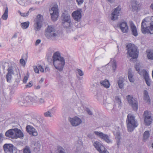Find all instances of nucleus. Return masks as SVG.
<instances>
[{
	"label": "nucleus",
	"instance_id": "f257e3e1",
	"mask_svg": "<svg viewBox=\"0 0 153 153\" xmlns=\"http://www.w3.org/2000/svg\"><path fill=\"white\" fill-rule=\"evenodd\" d=\"M52 59L55 68L60 72L62 71L65 62L64 58L61 56L60 53L58 51L55 52L53 55Z\"/></svg>",
	"mask_w": 153,
	"mask_h": 153
},
{
	"label": "nucleus",
	"instance_id": "f03ea898",
	"mask_svg": "<svg viewBox=\"0 0 153 153\" xmlns=\"http://www.w3.org/2000/svg\"><path fill=\"white\" fill-rule=\"evenodd\" d=\"M141 30L144 34L147 33L153 34V22L151 21L150 17L146 18L143 20Z\"/></svg>",
	"mask_w": 153,
	"mask_h": 153
},
{
	"label": "nucleus",
	"instance_id": "7ed1b4c3",
	"mask_svg": "<svg viewBox=\"0 0 153 153\" xmlns=\"http://www.w3.org/2000/svg\"><path fill=\"white\" fill-rule=\"evenodd\" d=\"M7 70L8 72L6 75L7 81L8 82H11L12 75H18L19 73V70L16 64L13 62L8 64Z\"/></svg>",
	"mask_w": 153,
	"mask_h": 153
},
{
	"label": "nucleus",
	"instance_id": "20e7f679",
	"mask_svg": "<svg viewBox=\"0 0 153 153\" xmlns=\"http://www.w3.org/2000/svg\"><path fill=\"white\" fill-rule=\"evenodd\" d=\"M128 131V132L133 131L138 125L137 122L135 119L133 115L129 114H128L126 120Z\"/></svg>",
	"mask_w": 153,
	"mask_h": 153
},
{
	"label": "nucleus",
	"instance_id": "39448f33",
	"mask_svg": "<svg viewBox=\"0 0 153 153\" xmlns=\"http://www.w3.org/2000/svg\"><path fill=\"white\" fill-rule=\"evenodd\" d=\"M45 35L48 39L54 40L56 37L57 36L56 31L54 26L48 25L45 30Z\"/></svg>",
	"mask_w": 153,
	"mask_h": 153
},
{
	"label": "nucleus",
	"instance_id": "423d86ee",
	"mask_svg": "<svg viewBox=\"0 0 153 153\" xmlns=\"http://www.w3.org/2000/svg\"><path fill=\"white\" fill-rule=\"evenodd\" d=\"M126 47L127 53L130 57L133 59L138 57L139 52L137 50V47L135 45L129 43L127 45Z\"/></svg>",
	"mask_w": 153,
	"mask_h": 153
},
{
	"label": "nucleus",
	"instance_id": "0eeeda50",
	"mask_svg": "<svg viewBox=\"0 0 153 153\" xmlns=\"http://www.w3.org/2000/svg\"><path fill=\"white\" fill-rule=\"evenodd\" d=\"M30 115L31 118L30 123L34 126H38L41 124L40 121L42 120V116L35 112H31L30 113Z\"/></svg>",
	"mask_w": 153,
	"mask_h": 153
},
{
	"label": "nucleus",
	"instance_id": "6e6552de",
	"mask_svg": "<svg viewBox=\"0 0 153 153\" xmlns=\"http://www.w3.org/2000/svg\"><path fill=\"white\" fill-rule=\"evenodd\" d=\"M127 99L129 104L131 106L133 110L137 111L138 109V102L137 98L128 95L127 96Z\"/></svg>",
	"mask_w": 153,
	"mask_h": 153
},
{
	"label": "nucleus",
	"instance_id": "1a4fd4ad",
	"mask_svg": "<svg viewBox=\"0 0 153 153\" xmlns=\"http://www.w3.org/2000/svg\"><path fill=\"white\" fill-rule=\"evenodd\" d=\"M50 13L51 16V18L52 21H56L59 16L58 6L56 4L52 7L50 10Z\"/></svg>",
	"mask_w": 153,
	"mask_h": 153
},
{
	"label": "nucleus",
	"instance_id": "9d476101",
	"mask_svg": "<svg viewBox=\"0 0 153 153\" xmlns=\"http://www.w3.org/2000/svg\"><path fill=\"white\" fill-rule=\"evenodd\" d=\"M121 8L120 7L118 6L112 10V12L110 16L111 19L112 20L115 21L118 18V16L120 15Z\"/></svg>",
	"mask_w": 153,
	"mask_h": 153
},
{
	"label": "nucleus",
	"instance_id": "9b49d317",
	"mask_svg": "<svg viewBox=\"0 0 153 153\" xmlns=\"http://www.w3.org/2000/svg\"><path fill=\"white\" fill-rule=\"evenodd\" d=\"M94 133L96 135L98 136L100 138L107 143H109L112 142V141L110 139V135L104 134L100 131H95Z\"/></svg>",
	"mask_w": 153,
	"mask_h": 153
},
{
	"label": "nucleus",
	"instance_id": "f8f14e48",
	"mask_svg": "<svg viewBox=\"0 0 153 153\" xmlns=\"http://www.w3.org/2000/svg\"><path fill=\"white\" fill-rule=\"evenodd\" d=\"M93 145L100 153H109L105 147L100 142L97 141L95 142Z\"/></svg>",
	"mask_w": 153,
	"mask_h": 153
},
{
	"label": "nucleus",
	"instance_id": "ddd939ff",
	"mask_svg": "<svg viewBox=\"0 0 153 153\" xmlns=\"http://www.w3.org/2000/svg\"><path fill=\"white\" fill-rule=\"evenodd\" d=\"M43 20V17L41 15L39 14L36 17L35 24V29L38 31L40 30L42 27Z\"/></svg>",
	"mask_w": 153,
	"mask_h": 153
},
{
	"label": "nucleus",
	"instance_id": "4468645a",
	"mask_svg": "<svg viewBox=\"0 0 153 153\" xmlns=\"http://www.w3.org/2000/svg\"><path fill=\"white\" fill-rule=\"evenodd\" d=\"M143 116L144 117V123L145 125L149 126L152 123V119L148 111H144Z\"/></svg>",
	"mask_w": 153,
	"mask_h": 153
},
{
	"label": "nucleus",
	"instance_id": "2eb2a0df",
	"mask_svg": "<svg viewBox=\"0 0 153 153\" xmlns=\"http://www.w3.org/2000/svg\"><path fill=\"white\" fill-rule=\"evenodd\" d=\"M117 26L120 28L123 33H127L129 30L128 26L126 22H121L117 24Z\"/></svg>",
	"mask_w": 153,
	"mask_h": 153
},
{
	"label": "nucleus",
	"instance_id": "dca6fc26",
	"mask_svg": "<svg viewBox=\"0 0 153 153\" xmlns=\"http://www.w3.org/2000/svg\"><path fill=\"white\" fill-rule=\"evenodd\" d=\"M82 9H79L72 13V17L75 20L78 21L80 20L82 17Z\"/></svg>",
	"mask_w": 153,
	"mask_h": 153
},
{
	"label": "nucleus",
	"instance_id": "f3484780",
	"mask_svg": "<svg viewBox=\"0 0 153 153\" xmlns=\"http://www.w3.org/2000/svg\"><path fill=\"white\" fill-rule=\"evenodd\" d=\"M69 121L71 125L74 126L79 125L82 122L81 120L77 117H75L73 118H70Z\"/></svg>",
	"mask_w": 153,
	"mask_h": 153
},
{
	"label": "nucleus",
	"instance_id": "a211bd4d",
	"mask_svg": "<svg viewBox=\"0 0 153 153\" xmlns=\"http://www.w3.org/2000/svg\"><path fill=\"white\" fill-rule=\"evenodd\" d=\"M29 105L35 106L37 105V97L32 93L29 95Z\"/></svg>",
	"mask_w": 153,
	"mask_h": 153
},
{
	"label": "nucleus",
	"instance_id": "6ab92c4d",
	"mask_svg": "<svg viewBox=\"0 0 153 153\" xmlns=\"http://www.w3.org/2000/svg\"><path fill=\"white\" fill-rule=\"evenodd\" d=\"M140 75H143L145 79L146 82L148 86L151 85L150 79H149V74L146 70H143L142 73L140 74Z\"/></svg>",
	"mask_w": 153,
	"mask_h": 153
},
{
	"label": "nucleus",
	"instance_id": "aec40b11",
	"mask_svg": "<svg viewBox=\"0 0 153 153\" xmlns=\"http://www.w3.org/2000/svg\"><path fill=\"white\" fill-rule=\"evenodd\" d=\"M14 146L12 144H5L3 146L4 151L6 152L13 153Z\"/></svg>",
	"mask_w": 153,
	"mask_h": 153
},
{
	"label": "nucleus",
	"instance_id": "412c9836",
	"mask_svg": "<svg viewBox=\"0 0 153 153\" xmlns=\"http://www.w3.org/2000/svg\"><path fill=\"white\" fill-rule=\"evenodd\" d=\"M32 144H33L34 146H35L34 148V151L35 152L37 153L40 151L41 145L40 141H37L35 142L33 141L31 145Z\"/></svg>",
	"mask_w": 153,
	"mask_h": 153
},
{
	"label": "nucleus",
	"instance_id": "4be33fe9",
	"mask_svg": "<svg viewBox=\"0 0 153 153\" xmlns=\"http://www.w3.org/2000/svg\"><path fill=\"white\" fill-rule=\"evenodd\" d=\"M24 137V134L22 131L17 128H15L14 138H21Z\"/></svg>",
	"mask_w": 153,
	"mask_h": 153
},
{
	"label": "nucleus",
	"instance_id": "5701e85b",
	"mask_svg": "<svg viewBox=\"0 0 153 153\" xmlns=\"http://www.w3.org/2000/svg\"><path fill=\"white\" fill-rule=\"evenodd\" d=\"M62 22L71 20L70 16L68 13H63L61 16Z\"/></svg>",
	"mask_w": 153,
	"mask_h": 153
},
{
	"label": "nucleus",
	"instance_id": "b1692460",
	"mask_svg": "<svg viewBox=\"0 0 153 153\" xmlns=\"http://www.w3.org/2000/svg\"><path fill=\"white\" fill-rule=\"evenodd\" d=\"M143 99L147 103L150 104V99L148 91L145 90L143 91Z\"/></svg>",
	"mask_w": 153,
	"mask_h": 153
},
{
	"label": "nucleus",
	"instance_id": "393cba45",
	"mask_svg": "<svg viewBox=\"0 0 153 153\" xmlns=\"http://www.w3.org/2000/svg\"><path fill=\"white\" fill-rule=\"evenodd\" d=\"M29 97L27 96L24 98L22 101H20L19 102V104L22 106H28V104Z\"/></svg>",
	"mask_w": 153,
	"mask_h": 153
},
{
	"label": "nucleus",
	"instance_id": "a878e982",
	"mask_svg": "<svg viewBox=\"0 0 153 153\" xmlns=\"http://www.w3.org/2000/svg\"><path fill=\"white\" fill-rule=\"evenodd\" d=\"M15 128L10 129L7 130L5 133V135L9 137L14 138Z\"/></svg>",
	"mask_w": 153,
	"mask_h": 153
},
{
	"label": "nucleus",
	"instance_id": "bb28decb",
	"mask_svg": "<svg viewBox=\"0 0 153 153\" xmlns=\"http://www.w3.org/2000/svg\"><path fill=\"white\" fill-rule=\"evenodd\" d=\"M130 29L132 34L135 37L137 36L138 35L137 30L136 26L134 24L131 25Z\"/></svg>",
	"mask_w": 153,
	"mask_h": 153
},
{
	"label": "nucleus",
	"instance_id": "cd10ccee",
	"mask_svg": "<svg viewBox=\"0 0 153 153\" xmlns=\"http://www.w3.org/2000/svg\"><path fill=\"white\" fill-rule=\"evenodd\" d=\"M128 79L130 82H134V74L131 68H130L128 71Z\"/></svg>",
	"mask_w": 153,
	"mask_h": 153
},
{
	"label": "nucleus",
	"instance_id": "c85d7f7f",
	"mask_svg": "<svg viewBox=\"0 0 153 153\" xmlns=\"http://www.w3.org/2000/svg\"><path fill=\"white\" fill-rule=\"evenodd\" d=\"M29 134L34 136L38 135V133L36 129L30 125H29Z\"/></svg>",
	"mask_w": 153,
	"mask_h": 153
},
{
	"label": "nucleus",
	"instance_id": "c756f323",
	"mask_svg": "<svg viewBox=\"0 0 153 153\" xmlns=\"http://www.w3.org/2000/svg\"><path fill=\"white\" fill-rule=\"evenodd\" d=\"M62 24L64 27L66 28H71L72 27L71 20L62 22Z\"/></svg>",
	"mask_w": 153,
	"mask_h": 153
},
{
	"label": "nucleus",
	"instance_id": "7c9ffc66",
	"mask_svg": "<svg viewBox=\"0 0 153 153\" xmlns=\"http://www.w3.org/2000/svg\"><path fill=\"white\" fill-rule=\"evenodd\" d=\"M124 82L123 78L122 76L120 77L118 80L117 83L119 86V88L120 89H122L124 86L123 83Z\"/></svg>",
	"mask_w": 153,
	"mask_h": 153
},
{
	"label": "nucleus",
	"instance_id": "2f4dec72",
	"mask_svg": "<svg viewBox=\"0 0 153 153\" xmlns=\"http://www.w3.org/2000/svg\"><path fill=\"white\" fill-rule=\"evenodd\" d=\"M101 84L106 88H108L110 87V83L108 80L105 79L103 81L101 82Z\"/></svg>",
	"mask_w": 153,
	"mask_h": 153
},
{
	"label": "nucleus",
	"instance_id": "473e14b6",
	"mask_svg": "<svg viewBox=\"0 0 153 153\" xmlns=\"http://www.w3.org/2000/svg\"><path fill=\"white\" fill-rule=\"evenodd\" d=\"M8 8L7 7L5 8V11L2 16V18L4 20H7L8 18Z\"/></svg>",
	"mask_w": 153,
	"mask_h": 153
},
{
	"label": "nucleus",
	"instance_id": "72a5a7b5",
	"mask_svg": "<svg viewBox=\"0 0 153 153\" xmlns=\"http://www.w3.org/2000/svg\"><path fill=\"white\" fill-rule=\"evenodd\" d=\"M147 57L149 59L153 60V52L150 50L147 51Z\"/></svg>",
	"mask_w": 153,
	"mask_h": 153
},
{
	"label": "nucleus",
	"instance_id": "f704fd0d",
	"mask_svg": "<svg viewBox=\"0 0 153 153\" xmlns=\"http://www.w3.org/2000/svg\"><path fill=\"white\" fill-rule=\"evenodd\" d=\"M150 134L149 131H145L143 134V139L144 141H145L149 138Z\"/></svg>",
	"mask_w": 153,
	"mask_h": 153
},
{
	"label": "nucleus",
	"instance_id": "c9c22d12",
	"mask_svg": "<svg viewBox=\"0 0 153 153\" xmlns=\"http://www.w3.org/2000/svg\"><path fill=\"white\" fill-rule=\"evenodd\" d=\"M117 136H116V139H117V144L118 147L120 144V140L121 137L120 136V133L119 132H117Z\"/></svg>",
	"mask_w": 153,
	"mask_h": 153
},
{
	"label": "nucleus",
	"instance_id": "e433bc0d",
	"mask_svg": "<svg viewBox=\"0 0 153 153\" xmlns=\"http://www.w3.org/2000/svg\"><path fill=\"white\" fill-rule=\"evenodd\" d=\"M134 67L136 70L138 72V73L140 75V74L142 73V71L143 70H146L145 69L142 70L141 71L140 70V64L139 63L135 65Z\"/></svg>",
	"mask_w": 153,
	"mask_h": 153
},
{
	"label": "nucleus",
	"instance_id": "4c0bfd02",
	"mask_svg": "<svg viewBox=\"0 0 153 153\" xmlns=\"http://www.w3.org/2000/svg\"><path fill=\"white\" fill-rule=\"evenodd\" d=\"M21 26L23 29H26L29 26V22H23L21 24Z\"/></svg>",
	"mask_w": 153,
	"mask_h": 153
},
{
	"label": "nucleus",
	"instance_id": "58836bf2",
	"mask_svg": "<svg viewBox=\"0 0 153 153\" xmlns=\"http://www.w3.org/2000/svg\"><path fill=\"white\" fill-rule=\"evenodd\" d=\"M117 63L115 60H113L112 62V67L114 72L115 71L117 68Z\"/></svg>",
	"mask_w": 153,
	"mask_h": 153
},
{
	"label": "nucleus",
	"instance_id": "ea45409f",
	"mask_svg": "<svg viewBox=\"0 0 153 153\" xmlns=\"http://www.w3.org/2000/svg\"><path fill=\"white\" fill-rule=\"evenodd\" d=\"M76 73H77L80 76H82L84 75L83 72L80 69L77 68L76 70Z\"/></svg>",
	"mask_w": 153,
	"mask_h": 153
},
{
	"label": "nucleus",
	"instance_id": "a19ab883",
	"mask_svg": "<svg viewBox=\"0 0 153 153\" xmlns=\"http://www.w3.org/2000/svg\"><path fill=\"white\" fill-rule=\"evenodd\" d=\"M115 100L116 102L120 105L121 104V100L120 98L118 96H116L115 97Z\"/></svg>",
	"mask_w": 153,
	"mask_h": 153
},
{
	"label": "nucleus",
	"instance_id": "79ce46f5",
	"mask_svg": "<svg viewBox=\"0 0 153 153\" xmlns=\"http://www.w3.org/2000/svg\"><path fill=\"white\" fill-rule=\"evenodd\" d=\"M57 150L59 153H65V149L61 146H58Z\"/></svg>",
	"mask_w": 153,
	"mask_h": 153
},
{
	"label": "nucleus",
	"instance_id": "37998d69",
	"mask_svg": "<svg viewBox=\"0 0 153 153\" xmlns=\"http://www.w3.org/2000/svg\"><path fill=\"white\" fill-rule=\"evenodd\" d=\"M18 12L22 16L26 17L28 15L29 11H28L26 13H22L20 10H18Z\"/></svg>",
	"mask_w": 153,
	"mask_h": 153
},
{
	"label": "nucleus",
	"instance_id": "c03bdc74",
	"mask_svg": "<svg viewBox=\"0 0 153 153\" xmlns=\"http://www.w3.org/2000/svg\"><path fill=\"white\" fill-rule=\"evenodd\" d=\"M21 5L23 6H26V5L24 2L23 0H16Z\"/></svg>",
	"mask_w": 153,
	"mask_h": 153
},
{
	"label": "nucleus",
	"instance_id": "a18cd8bd",
	"mask_svg": "<svg viewBox=\"0 0 153 153\" xmlns=\"http://www.w3.org/2000/svg\"><path fill=\"white\" fill-rule=\"evenodd\" d=\"M51 113L49 111H48L44 113V115L46 117H51Z\"/></svg>",
	"mask_w": 153,
	"mask_h": 153
},
{
	"label": "nucleus",
	"instance_id": "49530a36",
	"mask_svg": "<svg viewBox=\"0 0 153 153\" xmlns=\"http://www.w3.org/2000/svg\"><path fill=\"white\" fill-rule=\"evenodd\" d=\"M20 63L23 66H25V60L23 59H21L20 60Z\"/></svg>",
	"mask_w": 153,
	"mask_h": 153
},
{
	"label": "nucleus",
	"instance_id": "de8ad7c7",
	"mask_svg": "<svg viewBox=\"0 0 153 153\" xmlns=\"http://www.w3.org/2000/svg\"><path fill=\"white\" fill-rule=\"evenodd\" d=\"M38 67L39 71H40L41 72H44V70L42 66L41 65H39Z\"/></svg>",
	"mask_w": 153,
	"mask_h": 153
},
{
	"label": "nucleus",
	"instance_id": "09e8293b",
	"mask_svg": "<svg viewBox=\"0 0 153 153\" xmlns=\"http://www.w3.org/2000/svg\"><path fill=\"white\" fill-rule=\"evenodd\" d=\"M132 10L133 12L136 11L137 10V6L131 5Z\"/></svg>",
	"mask_w": 153,
	"mask_h": 153
},
{
	"label": "nucleus",
	"instance_id": "8fccbe9b",
	"mask_svg": "<svg viewBox=\"0 0 153 153\" xmlns=\"http://www.w3.org/2000/svg\"><path fill=\"white\" fill-rule=\"evenodd\" d=\"M24 153H29V147L26 146V148L24 149Z\"/></svg>",
	"mask_w": 153,
	"mask_h": 153
},
{
	"label": "nucleus",
	"instance_id": "3c124183",
	"mask_svg": "<svg viewBox=\"0 0 153 153\" xmlns=\"http://www.w3.org/2000/svg\"><path fill=\"white\" fill-rule=\"evenodd\" d=\"M4 137V135L2 133H0V143H1L3 140V138Z\"/></svg>",
	"mask_w": 153,
	"mask_h": 153
},
{
	"label": "nucleus",
	"instance_id": "603ef678",
	"mask_svg": "<svg viewBox=\"0 0 153 153\" xmlns=\"http://www.w3.org/2000/svg\"><path fill=\"white\" fill-rule=\"evenodd\" d=\"M76 1L77 2L78 5H81L83 2V0H76Z\"/></svg>",
	"mask_w": 153,
	"mask_h": 153
},
{
	"label": "nucleus",
	"instance_id": "864d4df0",
	"mask_svg": "<svg viewBox=\"0 0 153 153\" xmlns=\"http://www.w3.org/2000/svg\"><path fill=\"white\" fill-rule=\"evenodd\" d=\"M131 3V5L137 6V1L136 0H132Z\"/></svg>",
	"mask_w": 153,
	"mask_h": 153
},
{
	"label": "nucleus",
	"instance_id": "5fc2aeb1",
	"mask_svg": "<svg viewBox=\"0 0 153 153\" xmlns=\"http://www.w3.org/2000/svg\"><path fill=\"white\" fill-rule=\"evenodd\" d=\"M28 77L27 76H25L23 79V82L25 83H26L28 80Z\"/></svg>",
	"mask_w": 153,
	"mask_h": 153
},
{
	"label": "nucleus",
	"instance_id": "6e6d98bb",
	"mask_svg": "<svg viewBox=\"0 0 153 153\" xmlns=\"http://www.w3.org/2000/svg\"><path fill=\"white\" fill-rule=\"evenodd\" d=\"M39 102L40 104H42L44 102V100L43 98H40L39 99Z\"/></svg>",
	"mask_w": 153,
	"mask_h": 153
},
{
	"label": "nucleus",
	"instance_id": "4d7b16f0",
	"mask_svg": "<svg viewBox=\"0 0 153 153\" xmlns=\"http://www.w3.org/2000/svg\"><path fill=\"white\" fill-rule=\"evenodd\" d=\"M34 70L36 73H39V69L38 68V67H36L35 68H34Z\"/></svg>",
	"mask_w": 153,
	"mask_h": 153
},
{
	"label": "nucleus",
	"instance_id": "13d9d810",
	"mask_svg": "<svg viewBox=\"0 0 153 153\" xmlns=\"http://www.w3.org/2000/svg\"><path fill=\"white\" fill-rule=\"evenodd\" d=\"M87 111L88 112V113L90 115H91L92 114V113L91 111L88 109H87Z\"/></svg>",
	"mask_w": 153,
	"mask_h": 153
},
{
	"label": "nucleus",
	"instance_id": "bf43d9fd",
	"mask_svg": "<svg viewBox=\"0 0 153 153\" xmlns=\"http://www.w3.org/2000/svg\"><path fill=\"white\" fill-rule=\"evenodd\" d=\"M41 42V40L40 39H37L36 40L35 43V45H38Z\"/></svg>",
	"mask_w": 153,
	"mask_h": 153
},
{
	"label": "nucleus",
	"instance_id": "052dcab7",
	"mask_svg": "<svg viewBox=\"0 0 153 153\" xmlns=\"http://www.w3.org/2000/svg\"><path fill=\"white\" fill-rule=\"evenodd\" d=\"M49 70L50 69L48 67H46L45 68L44 71H45V72H47L49 71Z\"/></svg>",
	"mask_w": 153,
	"mask_h": 153
},
{
	"label": "nucleus",
	"instance_id": "680f3d73",
	"mask_svg": "<svg viewBox=\"0 0 153 153\" xmlns=\"http://www.w3.org/2000/svg\"><path fill=\"white\" fill-rule=\"evenodd\" d=\"M44 81V79L43 78H42L40 79V80L39 81V83H41L42 82Z\"/></svg>",
	"mask_w": 153,
	"mask_h": 153
},
{
	"label": "nucleus",
	"instance_id": "e2e57ef3",
	"mask_svg": "<svg viewBox=\"0 0 153 153\" xmlns=\"http://www.w3.org/2000/svg\"><path fill=\"white\" fill-rule=\"evenodd\" d=\"M26 129L27 132L29 133V125H27L26 126Z\"/></svg>",
	"mask_w": 153,
	"mask_h": 153
},
{
	"label": "nucleus",
	"instance_id": "0e129e2a",
	"mask_svg": "<svg viewBox=\"0 0 153 153\" xmlns=\"http://www.w3.org/2000/svg\"><path fill=\"white\" fill-rule=\"evenodd\" d=\"M17 36V33H15L13 37V38H16Z\"/></svg>",
	"mask_w": 153,
	"mask_h": 153
},
{
	"label": "nucleus",
	"instance_id": "69168bd1",
	"mask_svg": "<svg viewBox=\"0 0 153 153\" xmlns=\"http://www.w3.org/2000/svg\"><path fill=\"white\" fill-rule=\"evenodd\" d=\"M40 88V86L38 85L36 87H35V89H39Z\"/></svg>",
	"mask_w": 153,
	"mask_h": 153
},
{
	"label": "nucleus",
	"instance_id": "338daca9",
	"mask_svg": "<svg viewBox=\"0 0 153 153\" xmlns=\"http://www.w3.org/2000/svg\"><path fill=\"white\" fill-rule=\"evenodd\" d=\"M31 82V81L29 82V88L31 87L32 86V84Z\"/></svg>",
	"mask_w": 153,
	"mask_h": 153
},
{
	"label": "nucleus",
	"instance_id": "774afa93",
	"mask_svg": "<svg viewBox=\"0 0 153 153\" xmlns=\"http://www.w3.org/2000/svg\"><path fill=\"white\" fill-rule=\"evenodd\" d=\"M107 0L110 3H112V0Z\"/></svg>",
	"mask_w": 153,
	"mask_h": 153
}]
</instances>
